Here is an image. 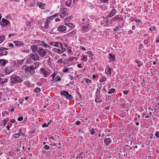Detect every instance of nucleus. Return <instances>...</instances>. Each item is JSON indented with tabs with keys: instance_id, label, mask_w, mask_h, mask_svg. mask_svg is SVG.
Returning <instances> with one entry per match:
<instances>
[{
	"instance_id": "obj_49",
	"label": "nucleus",
	"mask_w": 159,
	"mask_h": 159,
	"mask_svg": "<svg viewBox=\"0 0 159 159\" xmlns=\"http://www.w3.org/2000/svg\"><path fill=\"white\" fill-rule=\"evenodd\" d=\"M48 125H47L46 123H44V124H43L42 125V127H47Z\"/></svg>"
},
{
	"instance_id": "obj_8",
	"label": "nucleus",
	"mask_w": 159,
	"mask_h": 159,
	"mask_svg": "<svg viewBox=\"0 0 159 159\" xmlns=\"http://www.w3.org/2000/svg\"><path fill=\"white\" fill-rule=\"evenodd\" d=\"M12 72V70L10 67H5L3 70V72L6 75H8Z\"/></svg>"
},
{
	"instance_id": "obj_22",
	"label": "nucleus",
	"mask_w": 159,
	"mask_h": 159,
	"mask_svg": "<svg viewBox=\"0 0 159 159\" xmlns=\"http://www.w3.org/2000/svg\"><path fill=\"white\" fill-rule=\"evenodd\" d=\"M38 5L40 8L43 9L46 4L43 3L38 2Z\"/></svg>"
},
{
	"instance_id": "obj_13",
	"label": "nucleus",
	"mask_w": 159,
	"mask_h": 159,
	"mask_svg": "<svg viewBox=\"0 0 159 159\" xmlns=\"http://www.w3.org/2000/svg\"><path fill=\"white\" fill-rule=\"evenodd\" d=\"M104 142L106 146H108L111 142V140L109 138H107L104 140Z\"/></svg>"
},
{
	"instance_id": "obj_25",
	"label": "nucleus",
	"mask_w": 159,
	"mask_h": 159,
	"mask_svg": "<svg viewBox=\"0 0 159 159\" xmlns=\"http://www.w3.org/2000/svg\"><path fill=\"white\" fill-rule=\"evenodd\" d=\"M76 30L74 29V30H73L71 32L69 33L68 34V35L69 36H70L74 35L76 34Z\"/></svg>"
},
{
	"instance_id": "obj_19",
	"label": "nucleus",
	"mask_w": 159,
	"mask_h": 159,
	"mask_svg": "<svg viewBox=\"0 0 159 159\" xmlns=\"http://www.w3.org/2000/svg\"><path fill=\"white\" fill-rule=\"evenodd\" d=\"M122 20V18L121 17L120 15H116L115 17H114L112 19V20Z\"/></svg>"
},
{
	"instance_id": "obj_40",
	"label": "nucleus",
	"mask_w": 159,
	"mask_h": 159,
	"mask_svg": "<svg viewBox=\"0 0 159 159\" xmlns=\"http://www.w3.org/2000/svg\"><path fill=\"white\" fill-rule=\"evenodd\" d=\"M149 30H150L152 31H155V30H156V28L154 27H153L152 26V27H150Z\"/></svg>"
},
{
	"instance_id": "obj_12",
	"label": "nucleus",
	"mask_w": 159,
	"mask_h": 159,
	"mask_svg": "<svg viewBox=\"0 0 159 159\" xmlns=\"http://www.w3.org/2000/svg\"><path fill=\"white\" fill-rule=\"evenodd\" d=\"M8 61L5 59L0 60V66H4L7 63Z\"/></svg>"
},
{
	"instance_id": "obj_52",
	"label": "nucleus",
	"mask_w": 159,
	"mask_h": 159,
	"mask_svg": "<svg viewBox=\"0 0 159 159\" xmlns=\"http://www.w3.org/2000/svg\"><path fill=\"white\" fill-rule=\"evenodd\" d=\"M56 75V74L54 73H53L52 74V75L51 76L53 78V79H54V78L55 77Z\"/></svg>"
},
{
	"instance_id": "obj_36",
	"label": "nucleus",
	"mask_w": 159,
	"mask_h": 159,
	"mask_svg": "<svg viewBox=\"0 0 159 159\" xmlns=\"http://www.w3.org/2000/svg\"><path fill=\"white\" fill-rule=\"evenodd\" d=\"M106 78L105 77H102L100 80V81L101 82L105 81H106Z\"/></svg>"
},
{
	"instance_id": "obj_57",
	"label": "nucleus",
	"mask_w": 159,
	"mask_h": 159,
	"mask_svg": "<svg viewBox=\"0 0 159 159\" xmlns=\"http://www.w3.org/2000/svg\"><path fill=\"white\" fill-rule=\"evenodd\" d=\"M80 121H77L76 122V124L77 125H79V124H80Z\"/></svg>"
},
{
	"instance_id": "obj_18",
	"label": "nucleus",
	"mask_w": 159,
	"mask_h": 159,
	"mask_svg": "<svg viewBox=\"0 0 159 159\" xmlns=\"http://www.w3.org/2000/svg\"><path fill=\"white\" fill-rule=\"evenodd\" d=\"M31 48L32 49V51L34 52H35L38 50L37 45H32L31 46Z\"/></svg>"
},
{
	"instance_id": "obj_60",
	"label": "nucleus",
	"mask_w": 159,
	"mask_h": 159,
	"mask_svg": "<svg viewBox=\"0 0 159 159\" xmlns=\"http://www.w3.org/2000/svg\"><path fill=\"white\" fill-rule=\"evenodd\" d=\"M86 28H88V25L86 27H82V30H85L86 29Z\"/></svg>"
},
{
	"instance_id": "obj_9",
	"label": "nucleus",
	"mask_w": 159,
	"mask_h": 159,
	"mask_svg": "<svg viewBox=\"0 0 159 159\" xmlns=\"http://www.w3.org/2000/svg\"><path fill=\"white\" fill-rule=\"evenodd\" d=\"M30 55L31 58L35 61H37L39 59V56L36 53H31Z\"/></svg>"
},
{
	"instance_id": "obj_29",
	"label": "nucleus",
	"mask_w": 159,
	"mask_h": 159,
	"mask_svg": "<svg viewBox=\"0 0 159 159\" xmlns=\"http://www.w3.org/2000/svg\"><path fill=\"white\" fill-rule=\"evenodd\" d=\"M6 37L5 36H0V44L3 42L5 40Z\"/></svg>"
},
{
	"instance_id": "obj_10",
	"label": "nucleus",
	"mask_w": 159,
	"mask_h": 159,
	"mask_svg": "<svg viewBox=\"0 0 159 159\" xmlns=\"http://www.w3.org/2000/svg\"><path fill=\"white\" fill-rule=\"evenodd\" d=\"M49 44L57 48H59L61 46V43L60 42H51L49 43Z\"/></svg>"
},
{
	"instance_id": "obj_50",
	"label": "nucleus",
	"mask_w": 159,
	"mask_h": 159,
	"mask_svg": "<svg viewBox=\"0 0 159 159\" xmlns=\"http://www.w3.org/2000/svg\"><path fill=\"white\" fill-rule=\"evenodd\" d=\"M7 48H0V50L1 51H2V50H7Z\"/></svg>"
},
{
	"instance_id": "obj_4",
	"label": "nucleus",
	"mask_w": 159,
	"mask_h": 159,
	"mask_svg": "<svg viewBox=\"0 0 159 159\" xmlns=\"http://www.w3.org/2000/svg\"><path fill=\"white\" fill-rule=\"evenodd\" d=\"M39 45L43 46L45 49H48L50 50L51 48L49 45L43 41H39Z\"/></svg>"
},
{
	"instance_id": "obj_46",
	"label": "nucleus",
	"mask_w": 159,
	"mask_h": 159,
	"mask_svg": "<svg viewBox=\"0 0 159 159\" xmlns=\"http://www.w3.org/2000/svg\"><path fill=\"white\" fill-rule=\"evenodd\" d=\"M83 60L84 61H86L87 60V58L86 57L84 56V57L83 58Z\"/></svg>"
},
{
	"instance_id": "obj_42",
	"label": "nucleus",
	"mask_w": 159,
	"mask_h": 159,
	"mask_svg": "<svg viewBox=\"0 0 159 159\" xmlns=\"http://www.w3.org/2000/svg\"><path fill=\"white\" fill-rule=\"evenodd\" d=\"M85 80H86V82L88 83H92L91 81L89 79H86Z\"/></svg>"
},
{
	"instance_id": "obj_61",
	"label": "nucleus",
	"mask_w": 159,
	"mask_h": 159,
	"mask_svg": "<svg viewBox=\"0 0 159 159\" xmlns=\"http://www.w3.org/2000/svg\"><path fill=\"white\" fill-rule=\"evenodd\" d=\"M57 62L61 63L62 62V59H59V60L57 61Z\"/></svg>"
},
{
	"instance_id": "obj_1",
	"label": "nucleus",
	"mask_w": 159,
	"mask_h": 159,
	"mask_svg": "<svg viewBox=\"0 0 159 159\" xmlns=\"http://www.w3.org/2000/svg\"><path fill=\"white\" fill-rule=\"evenodd\" d=\"M36 67H34L33 66H30L29 67H24L22 69V70L25 71L26 73H29L30 75L33 74L35 72L34 69L36 68Z\"/></svg>"
},
{
	"instance_id": "obj_23",
	"label": "nucleus",
	"mask_w": 159,
	"mask_h": 159,
	"mask_svg": "<svg viewBox=\"0 0 159 159\" xmlns=\"http://www.w3.org/2000/svg\"><path fill=\"white\" fill-rule=\"evenodd\" d=\"M116 11L114 9H112L110 12V17H112L116 14Z\"/></svg>"
},
{
	"instance_id": "obj_39",
	"label": "nucleus",
	"mask_w": 159,
	"mask_h": 159,
	"mask_svg": "<svg viewBox=\"0 0 159 159\" xmlns=\"http://www.w3.org/2000/svg\"><path fill=\"white\" fill-rule=\"evenodd\" d=\"M115 91L114 89H111L108 92V94H111L112 93H113Z\"/></svg>"
},
{
	"instance_id": "obj_11",
	"label": "nucleus",
	"mask_w": 159,
	"mask_h": 159,
	"mask_svg": "<svg viewBox=\"0 0 159 159\" xmlns=\"http://www.w3.org/2000/svg\"><path fill=\"white\" fill-rule=\"evenodd\" d=\"M67 9L66 8H62L60 11V14L63 15V16H65L67 13Z\"/></svg>"
},
{
	"instance_id": "obj_62",
	"label": "nucleus",
	"mask_w": 159,
	"mask_h": 159,
	"mask_svg": "<svg viewBox=\"0 0 159 159\" xmlns=\"http://www.w3.org/2000/svg\"><path fill=\"white\" fill-rule=\"evenodd\" d=\"M15 120H14V119H11V122L12 123H14L15 122Z\"/></svg>"
},
{
	"instance_id": "obj_35",
	"label": "nucleus",
	"mask_w": 159,
	"mask_h": 159,
	"mask_svg": "<svg viewBox=\"0 0 159 159\" xmlns=\"http://www.w3.org/2000/svg\"><path fill=\"white\" fill-rule=\"evenodd\" d=\"M7 115H8V112L6 111H4L2 112V115L3 117H4Z\"/></svg>"
},
{
	"instance_id": "obj_15",
	"label": "nucleus",
	"mask_w": 159,
	"mask_h": 159,
	"mask_svg": "<svg viewBox=\"0 0 159 159\" xmlns=\"http://www.w3.org/2000/svg\"><path fill=\"white\" fill-rule=\"evenodd\" d=\"M112 69L109 68H107L105 69V73L107 75H109V76H111V70Z\"/></svg>"
},
{
	"instance_id": "obj_26",
	"label": "nucleus",
	"mask_w": 159,
	"mask_h": 159,
	"mask_svg": "<svg viewBox=\"0 0 159 159\" xmlns=\"http://www.w3.org/2000/svg\"><path fill=\"white\" fill-rule=\"evenodd\" d=\"M65 24L67 25L68 27L70 28H73L75 27V25L71 23H68L67 24Z\"/></svg>"
},
{
	"instance_id": "obj_53",
	"label": "nucleus",
	"mask_w": 159,
	"mask_h": 159,
	"mask_svg": "<svg viewBox=\"0 0 159 159\" xmlns=\"http://www.w3.org/2000/svg\"><path fill=\"white\" fill-rule=\"evenodd\" d=\"M87 53L91 55L92 56H93V54H92V52H91V51H88V52H87Z\"/></svg>"
},
{
	"instance_id": "obj_37",
	"label": "nucleus",
	"mask_w": 159,
	"mask_h": 159,
	"mask_svg": "<svg viewBox=\"0 0 159 159\" xmlns=\"http://www.w3.org/2000/svg\"><path fill=\"white\" fill-rule=\"evenodd\" d=\"M20 136V134L19 133L15 134L13 135L14 137V138H18Z\"/></svg>"
},
{
	"instance_id": "obj_30",
	"label": "nucleus",
	"mask_w": 159,
	"mask_h": 159,
	"mask_svg": "<svg viewBox=\"0 0 159 159\" xmlns=\"http://www.w3.org/2000/svg\"><path fill=\"white\" fill-rule=\"evenodd\" d=\"M135 61L138 64L137 66L138 67H140L142 66V63L139 61L136 60Z\"/></svg>"
},
{
	"instance_id": "obj_38",
	"label": "nucleus",
	"mask_w": 159,
	"mask_h": 159,
	"mask_svg": "<svg viewBox=\"0 0 159 159\" xmlns=\"http://www.w3.org/2000/svg\"><path fill=\"white\" fill-rule=\"evenodd\" d=\"M15 45L17 46H18L20 45V43L19 41H16L14 42Z\"/></svg>"
},
{
	"instance_id": "obj_17",
	"label": "nucleus",
	"mask_w": 159,
	"mask_h": 159,
	"mask_svg": "<svg viewBox=\"0 0 159 159\" xmlns=\"http://www.w3.org/2000/svg\"><path fill=\"white\" fill-rule=\"evenodd\" d=\"M9 120L8 118H7L3 120H2L1 122V126H5V125Z\"/></svg>"
},
{
	"instance_id": "obj_3",
	"label": "nucleus",
	"mask_w": 159,
	"mask_h": 159,
	"mask_svg": "<svg viewBox=\"0 0 159 159\" xmlns=\"http://www.w3.org/2000/svg\"><path fill=\"white\" fill-rule=\"evenodd\" d=\"M1 25L4 27L8 26L10 25V22L7 20L2 18L0 22Z\"/></svg>"
},
{
	"instance_id": "obj_56",
	"label": "nucleus",
	"mask_w": 159,
	"mask_h": 159,
	"mask_svg": "<svg viewBox=\"0 0 159 159\" xmlns=\"http://www.w3.org/2000/svg\"><path fill=\"white\" fill-rule=\"evenodd\" d=\"M8 44L10 47H13V44L10 43H9Z\"/></svg>"
},
{
	"instance_id": "obj_7",
	"label": "nucleus",
	"mask_w": 159,
	"mask_h": 159,
	"mask_svg": "<svg viewBox=\"0 0 159 159\" xmlns=\"http://www.w3.org/2000/svg\"><path fill=\"white\" fill-rule=\"evenodd\" d=\"M19 78L18 76L16 75H13L11 76V80L12 83H16L19 82Z\"/></svg>"
},
{
	"instance_id": "obj_55",
	"label": "nucleus",
	"mask_w": 159,
	"mask_h": 159,
	"mask_svg": "<svg viewBox=\"0 0 159 159\" xmlns=\"http://www.w3.org/2000/svg\"><path fill=\"white\" fill-rule=\"evenodd\" d=\"M61 80V79L60 78H57H57H56V81H60Z\"/></svg>"
},
{
	"instance_id": "obj_2",
	"label": "nucleus",
	"mask_w": 159,
	"mask_h": 159,
	"mask_svg": "<svg viewBox=\"0 0 159 159\" xmlns=\"http://www.w3.org/2000/svg\"><path fill=\"white\" fill-rule=\"evenodd\" d=\"M46 51H48L47 49H44L42 48H39L38 50V54L41 57L46 56L47 54Z\"/></svg>"
},
{
	"instance_id": "obj_34",
	"label": "nucleus",
	"mask_w": 159,
	"mask_h": 159,
	"mask_svg": "<svg viewBox=\"0 0 159 159\" xmlns=\"http://www.w3.org/2000/svg\"><path fill=\"white\" fill-rule=\"evenodd\" d=\"M41 90L40 89L37 87L34 90V92L35 93H38Z\"/></svg>"
},
{
	"instance_id": "obj_20",
	"label": "nucleus",
	"mask_w": 159,
	"mask_h": 159,
	"mask_svg": "<svg viewBox=\"0 0 159 159\" xmlns=\"http://www.w3.org/2000/svg\"><path fill=\"white\" fill-rule=\"evenodd\" d=\"M109 58L110 61H115L116 60L115 55L109 53Z\"/></svg>"
},
{
	"instance_id": "obj_32",
	"label": "nucleus",
	"mask_w": 159,
	"mask_h": 159,
	"mask_svg": "<svg viewBox=\"0 0 159 159\" xmlns=\"http://www.w3.org/2000/svg\"><path fill=\"white\" fill-rule=\"evenodd\" d=\"M70 18L69 17L68 18H66L64 21V23L65 24H67L70 21Z\"/></svg>"
},
{
	"instance_id": "obj_27",
	"label": "nucleus",
	"mask_w": 159,
	"mask_h": 159,
	"mask_svg": "<svg viewBox=\"0 0 159 159\" xmlns=\"http://www.w3.org/2000/svg\"><path fill=\"white\" fill-rule=\"evenodd\" d=\"M72 3L71 0H68L66 2V5L68 7H69Z\"/></svg>"
},
{
	"instance_id": "obj_41",
	"label": "nucleus",
	"mask_w": 159,
	"mask_h": 159,
	"mask_svg": "<svg viewBox=\"0 0 159 159\" xmlns=\"http://www.w3.org/2000/svg\"><path fill=\"white\" fill-rule=\"evenodd\" d=\"M35 4V2L34 1H31V4L30 5V6H33Z\"/></svg>"
},
{
	"instance_id": "obj_28",
	"label": "nucleus",
	"mask_w": 159,
	"mask_h": 159,
	"mask_svg": "<svg viewBox=\"0 0 159 159\" xmlns=\"http://www.w3.org/2000/svg\"><path fill=\"white\" fill-rule=\"evenodd\" d=\"M40 70H41L42 72L44 75V77H47L48 75V72H47L45 70H44L42 68H41Z\"/></svg>"
},
{
	"instance_id": "obj_33",
	"label": "nucleus",
	"mask_w": 159,
	"mask_h": 159,
	"mask_svg": "<svg viewBox=\"0 0 159 159\" xmlns=\"http://www.w3.org/2000/svg\"><path fill=\"white\" fill-rule=\"evenodd\" d=\"M56 15H53L51 16L48 17L47 18V20H51L53 19L54 18H55Z\"/></svg>"
},
{
	"instance_id": "obj_5",
	"label": "nucleus",
	"mask_w": 159,
	"mask_h": 159,
	"mask_svg": "<svg viewBox=\"0 0 159 159\" xmlns=\"http://www.w3.org/2000/svg\"><path fill=\"white\" fill-rule=\"evenodd\" d=\"M68 45L65 43H61V46L59 48H61L60 50L61 53L64 52L66 50L68 49Z\"/></svg>"
},
{
	"instance_id": "obj_6",
	"label": "nucleus",
	"mask_w": 159,
	"mask_h": 159,
	"mask_svg": "<svg viewBox=\"0 0 159 159\" xmlns=\"http://www.w3.org/2000/svg\"><path fill=\"white\" fill-rule=\"evenodd\" d=\"M61 94L64 95V97H66L67 99L70 100L72 99V97L71 95L69 94L68 93L65 91H62L61 93Z\"/></svg>"
},
{
	"instance_id": "obj_64",
	"label": "nucleus",
	"mask_w": 159,
	"mask_h": 159,
	"mask_svg": "<svg viewBox=\"0 0 159 159\" xmlns=\"http://www.w3.org/2000/svg\"><path fill=\"white\" fill-rule=\"evenodd\" d=\"M148 42V41L147 40H145L144 41V43L146 44Z\"/></svg>"
},
{
	"instance_id": "obj_14",
	"label": "nucleus",
	"mask_w": 159,
	"mask_h": 159,
	"mask_svg": "<svg viewBox=\"0 0 159 159\" xmlns=\"http://www.w3.org/2000/svg\"><path fill=\"white\" fill-rule=\"evenodd\" d=\"M66 27L64 25H61L59 27L57 28V30L60 32L65 31L66 30Z\"/></svg>"
},
{
	"instance_id": "obj_58",
	"label": "nucleus",
	"mask_w": 159,
	"mask_h": 159,
	"mask_svg": "<svg viewBox=\"0 0 159 159\" xmlns=\"http://www.w3.org/2000/svg\"><path fill=\"white\" fill-rule=\"evenodd\" d=\"M143 45L142 44H140L139 45V48L141 49L143 48Z\"/></svg>"
},
{
	"instance_id": "obj_54",
	"label": "nucleus",
	"mask_w": 159,
	"mask_h": 159,
	"mask_svg": "<svg viewBox=\"0 0 159 159\" xmlns=\"http://www.w3.org/2000/svg\"><path fill=\"white\" fill-rule=\"evenodd\" d=\"M77 66L79 68H82L83 67V66H81V65L80 64H78Z\"/></svg>"
},
{
	"instance_id": "obj_43",
	"label": "nucleus",
	"mask_w": 159,
	"mask_h": 159,
	"mask_svg": "<svg viewBox=\"0 0 159 159\" xmlns=\"http://www.w3.org/2000/svg\"><path fill=\"white\" fill-rule=\"evenodd\" d=\"M155 135L157 137L159 138V131H157L156 132Z\"/></svg>"
},
{
	"instance_id": "obj_47",
	"label": "nucleus",
	"mask_w": 159,
	"mask_h": 159,
	"mask_svg": "<svg viewBox=\"0 0 159 159\" xmlns=\"http://www.w3.org/2000/svg\"><path fill=\"white\" fill-rule=\"evenodd\" d=\"M108 0H100L101 2H103L105 3H106Z\"/></svg>"
},
{
	"instance_id": "obj_31",
	"label": "nucleus",
	"mask_w": 159,
	"mask_h": 159,
	"mask_svg": "<svg viewBox=\"0 0 159 159\" xmlns=\"http://www.w3.org/2000/svg\"><path fill=\"white\" fill-rule=\"evenodd\" d=\"M76 58V57H70L67 60L68 62H70L73 61L74 59Z\"/></svg>"
},
{
	"instance_id": "obj_48",
	"label": "nucleus",
	"mask_w": 159,
	"mask_h": 159,
	"mask_svg": "<svg viewBox=\"0 0 159 159\" xmlns=\"http://www.w3.org/2000/svg\"><path fill=\"white\" fill-rule=\"evenodd\" d=\"M123 92L125 94H127L128 93V91H127V90L123 91Z\"/></svg>"
},
{
	"instance_id": "obj_24",
	"label": "nucleus",
	"mask_w": 159,
	"mask_h": 159,
	"mask_svg": "<svg viewBox=\"0 0 159 159\" xmlns=\"http://www.w3.org/2000/svg\"><path fill=\"white\" fill-rule=\"evenodd\" d=\"M52 51L53 52H57L59 54H61L60 49L53 48L52 49Z\"/></svg>"
},
{
	"instance_id": "obj_51",
	"label": "nucleus",
	"mask_w": 159,
	"mask_h": 159,
	"mask_svg": "<svg viewBox=\"0 0 159 159\" xmlns=\"http://www.w3.org/2000/svg\"><path fill=\"white\" fill-rule=\"evenodd\" d=\"M69 70L67 69H66L63 70V71L64 72H67Z\"/></svg>"
},
{
	"instance_id": "obj_44",
	"label": "nucleus",
	"mask_w": 159,
	"mask_h": 159,
	"mask_svg": "<svg viewBox=\"0 0 159 159\" xmlns=\"http://www.w3.org/2000/svg\"><path fill=\"white\" fill-rule=\"evenodd\" d=\"M44 148L47 150H48L49 149L50 147L47 145H45L44 146Z\"/></svg>"
},
{
	"instance_id": "obj_21",
	"label": "nucleus",
	"mask_w": 159,
	"mask_h": 159,
	"mask_svg": "<svg viewBox=\"0 0 159 159\" xmlns=\"http://www.w3.org/2000/svg\"><path fill=\"white\" fill-rule=\"evenodd\" d=\"M8 80L6 78L3 79L0 78V83L3 84L7 82Z\"/></svg>"
},
{
	"instance_id": "obj_16",
	"label": "nucleus",
	"mask_w": 159,
	"mask_h": 159,
	"mask_svg": "<svg viewBox=\"0 0 159 159\" xmlns=\"http://www.w3.org/2000/svg\"><path fill=\"white\" fill-rule=\"evenodd\" d=\"M52 26V24L50 22V21L49 20H47L46 23H45V26L47 28H50Z\"/></svg>"
},
{
	"instance_id": "obj_59",
	"label": "nucleus",
	"mask_w": 159,
	"mask_h": 159,
	"mask_svg": "<svg viewBox=\"0 0 159 159\" xmlns=\"http://www.w3.org/2000/svg\"><path fill=\"white\" fill-rule=\"evenodd\" d=\"M52 122V120H50V121L48 123V125H49L50 123Z\"/></svg>"
},
{
	"instance_id": "obj_63",
	"label": "nucleus",
	"mask_w": 159,
	"mask_h": 159,
	"mask_svg": "<svg viewBox=\"0 0 159 159\" xmlns=\"http://www.w3.org/2000/svg\"><path fill=\"white\" fill-rule=\"evenodd\" d=\"M60 20L59 19L57 18L55 19V21L56 22L59 21Z\"/></svg>"
},
{
	"instance_id": "obj_45",
	"label": "nucleus",
	"mask_w": 159,
	"mask_h": 159,
	"mask_svg": "<svg viewBox=\"0 0 159 159\" xmlns=\"http://www.w3.org/2000/svg\"><path fill=\"white\" fill-rule=\"evenodd\" d=\"M90 134H94V132L93 131V129H92L90 130Z\"/></svg>"
}]
</instances>
